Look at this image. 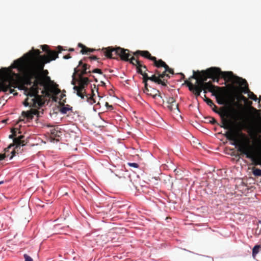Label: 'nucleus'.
Instances as JSON below:
<instances>
[{
  "mask_svg": "<svg viewBox=\"0 0 261 261\" xmlns=\"http://www.w3.org/2000/svg\"><path fill=\"white\" fill-rule=\"evenodd\" d=\"M58 49V51H49L48 56H44L29 61L24 65L21 69L18 70L22 75L26 85L31 86L34 84L35 86L45 87L50 81V77L47 75L48 72L44 70V67L45 64L58 58V54L63 49L61 46H59Z\"/></svg>",
  "mask_w": 261,
  "mask_h": 261,
  "instance_id": "obj_1",
  "label": "nucleus"
},
{
  "mask_svg": "<svg viewBox=\"0 0 261 261\" xmlns=\"http://www.w3.org/2000/svg\"><path fill=\"white\" fill-rule=\"evenodd\" d=\"M224 136L228 140L233 142L232 144L237 147L241 155L250 159L255 166L261 165L259 148L255 141L240 131H227Z\"/></svg>",
  "mask_w": 261,
  "mask_h": 261,
  "instance_id": "obj_2",
  "label": "nucleus"
},
{
  "mask_svg": "<svg viewBox=\"0 0 261 261\" xmlns=\"http://www.w3.org/2000/svg\"><path fill=\"white\" fill-rule=\"evenodd\" d=\"M20 75L11 69L3 68L0 70V91L13 93L15 90L12 88L17 87Z\"/></svg>",
  "mask_w": 261,
  "mask_h": 261,
  "instance_id": "obj_3",
  "label": "nucleus"
},
{
  "mask_svg": "<svg viewBox=\"0 0 261 261\" xmlns=\"http://www.w3.org/2000/svg\"><path fill=\"white\" fill-rule=\"evenodd\" d=\"M206 74L214 82L218 83L220 77L227 82H231L239 85H247V81L233 74L232 71H222L218 67H211L206 69Z\"/></svg>",
  "mask_w": 261,
  "mask_h": 261,
  "instance_id": "obj_4",
  "label": "nucleus"
},
{
  "mask_svg": "<svg viewBox=\"0 0 261 261\" xmlns=\"http://www.w3.org/2000/svg\"><path fill=\"white\" fill-rule=\"evenodd\" d=\"M206 70L202 71L201 72L197 71V74L193 71V74L191 76L189 80L185 81V84L187 85L190 91L192 92L196 96H199L201 92V89L200 88L205 83L207 79L209 78L206 74Z\"/></svg>",
  "mask_w": 261,
  "mask_h": 261,
  "instance_id": "obj_5",
  "label": "nucleus"
},
{
  "mask_svg": "<svg viewBox=\"0 0 261 261\" xmlns=\"http://www.w3.org/2000/svg\"><path fill=\"white\" fill-rule=\"evenodd\" d=\"M78 85L74 86L73 89L76 92L77 96L80 97L82 99L85 100L88 103L92 105L96 102L94 97L95 96V94L94 92V90L91 89L92 95L90 96L89 94H87L86 92L85 88L87 87L90 80L87 77H78Z\"/></svg>",
  "mask_w": 261,
  "mask_h": 261,
  "instance_id": "obj_6",
  "label": "nucleus"
},
{
  "mask_svg": "<svg viewBox=\"0 0 261 261\" xmlns=\"http://www.w3.org/2000/svg\"><path fill=\"white\" fill-rule=\"evenodd\" d=\"M31 86L27 94V97L23 101V105L25 107L29 106L39 109L44 104L42 96L38 94L39 86H35L34 84Z\"/></svg>",
  "mask_w": 261,
  "mask_h": 261,
  "instance_id": "obj_7",
  "label": "nucleus"
},
{
  "mask_svg": "<svg viewBox=\"0 0 261 261\" xmlns=\"http://www.w3.org/2000/svg\"><path fill=\"white\" fill-rule=\"evenodd\" d=\"M102 50L105 56L108 58L116 59L118 56L123 61H128L131 57L129 50L118 47L114 48L113 47H108L107 48H102Z\"/></svg>",
  "mask_w": 261,
  "mask_h": 261,
  "instance_id": "obj_8",
  "label": "nucleus"
},
{
  "mask_svg": "<svg viewBox=\"0 0 261 261\" xmlns=\"http://www.w3.org/2000/svg\"><path fill=\"white\" fill-rule=\"evenodd\" d=\"M40 53L39 49H35L33 51L29 52L23 57L15 60L11 65V68H16L18 70L21 69L24 65H25V64L29 61L39 57H43V55L42 56L40 55Z\"/></svg>",
  "mask_w": 261,
  "mask_h": 261,
  "instance_id": "obj_9",
  "label": "nucleus"
},
{
  "mask_svg": "<svg viewBox=\"0 0 261 261\" xmlns=\"http://www.w3.org/2000/svg\"><path fill=\"white\" fill-rule=\"evenodd\" d=\"M214 112L217 113L219 115L221 119V123L222 124L219 125L221 127H223L226 129H229L228 131H230L231 130H233L234 131H237L236 129H232L231 128L230 123L231 122L228 119V114L227 111L224 108H221L220 110H217V108H215L214 107H211ZM241 129L238 131L241 132Z\"/></svg>",
  "mask_w": 261,
  "mask_h": 261,
  "instance_id": "obj_10",
  "label": "nucleus"
},
{
  "mask_svg": "<svg viewBox=\"0 0 261 261\" xmlns=\"http://www.w3.org/2000/svg\"><path fill=\"white\" fill-rule=\"evenodd\" d=\"M24 138V136L23 135H20L17 138H14L13 139V144L10 145L5 149V152H6L8 151L9 149H10L12 147L15 146L14 149L11 152L12 155L10 156V159H12L13 158L15 153H18V151L20 149L21 146H23L26 144L27 142L23 139Z\"/></svg>",
  "mask_w": 261,
  "mask_h": 261,
  "instance_id": "obj_11",
  "label": "nucleus"
},
{
  "mask_svg": "<svg viewBox=\"0 0 261 261\" xmlns=\"http://www.w3.org/2000/svg\"><path fill=\"white\" fill-rule=\"evenodd\" d=\"M143 92L148 95L152 96L154 99H158L159 103L164 102V99L160 95V92L158 90L150 86L148 87V85L147 86L144 85Z\"/></svg>",
  "mask_w": 261,
  "mask_h": 261,
  "instance_id": "obj_12",
  "label": "nucleus"
},
{
  "mask_svg": "<svg viewBox=\"0 0 261 261\" xmlns=\"http://www.w3.org/2000/svg\"><path fill=\"white\" fill-rule=\"evenodd\" d=\"M87 64L83 63L82 60H81L77 67V70H80L77 74L78 77H84V75H88L89 76H92L94 79V81L97 82V80L95 77L94 75L90 74L91 70H87Z\"/></svg>",
  "mask_w": 261,
  "mask_h": 261,
  "instance_id": "obj_13",
  "label": "nucleus"
},
{
  "mask_svg": "<svg viewBox=\"0 0 261 261\" xmlns=\"http://www.w3.org/2000/svg\"><path fill=\"white\" fill-rule=\"evenodd\" d=\"M200 89H201V91L203 90L204 93H206V91L207 90L209 92L213 93V95H215V93H216L217 92V90H226V87H220L218 86H215V85L212 84V83L211 82H207L206 83H205L202 86H201L200 88Z\"/></svg>",
  "mask_w": 261,
  "mask_h": 261,
  "instance_id": "obj_14",
  "label": "nucleus"
},
{
  "mask_svg": "<svg viewBox=\"0 0 261 261\" xmlns=\"http://www.w3.org/2000/svg\"><path fill=\"white\" fill-rule=\"evenodd\" d=\"M150 80L152 82H153L158 84H161L162 86H166V84L165 83V80H162L159 77H157L155 74H153L151 76H149L147 74H144V79L143 83L146 86H147L148 83L147 81Z\"/></svg>",
  "mask_w": 261,
  "mask_h": 261,
  "instance_id": "obj_15",
  "label": "nucleus"
},
{
  "mask_svg": "<svg viewBox=\"0 0 261 261\" xmlns=\"http://www.w3.org/2000/svg\"><path fill=\"white\" fill-rule=\"evenodd\" d=\"M39 111L36 109H31L30 111H22L21 113V117L23 118L20 117L18 122L23 121L24 118H26L28 120H32L34 118V115H37L38 117L39 116Z\"/></svg>",
  "mask_w": 261,
  "mask_h": 261,
  "instance_id": "obj_16",
  "label": "nucleus"
},
{
  "mask_svg": "<svg viewBox=\"0 0 261 261\" xmlns=\"http://www.w3.org/2000/svg\"><path fill=\"white\" fill-rule=\"evenodd\" d=\"M133 54L134 56H136V58H138L139 56H141L150 61L155 60V57L152 56L150 53L147 50H138L133 53Z\"/></svg>",
  "mask_w": 261,
  "mask_h": 261,
  "instance_id": "obj_17",
  "label": "nucleus"
},
{
  "mask_svg": "<svg viewBox=\"0 0 261 261\" xmlns=\"http://www.w3.org/2000/svg\"><path fill=\"white\" fill-rule=\"evenodd\" d=\"M224 91L223 90H217V92L215 93L217 101L220 105H224L226 102L227 98L224 93Z\"/></svg>",
  "mask_w": 261,
  "mask_h": 261,
  "instance_id": "obj_18",
  "label": "nucleus"
},
{
  "mask_svg": "<svg viewBox=\"0 0 261 261\" xmlns=\"http://www.w3.org/2000/svg\"><path fill=\"white\" fill-rule=\"evenodd\" d=\"M167 103H168V108L170 111L177 110L178 112L179 111L178 105L176 102L175 100L173 97H169L167 99Z\"/></svg>",
  "mask_w": 261,
  "mask_h": 261,
  "instance_id": "obj_19",
  "label": "nucleus"
},
{
  "mask_svg": "<svg viewBox=\"0 0 261 261\" xmlns=\"http://www.w3.org/2000/svg\"><path fill=\"white\" fill-rule=\"evenodd\" d=\"M77 45L78 47L82 48V49L80 51V53L83 55L88 54V53H92L95 50V49L87 47L81 43H79Z\"/></svg>",
  "mask_w": 261,
  "mask_h": 261,
  "instance_id": "obj_20",
  "label": "nucleus"
},
{
  "mask_svg": "<svg viewBox=\"0 0 261 261\" xmlns=\"http://www.w3.org/2000/svg\"><path fill=\"white\" fill-rule=\"evenodd\" d=\"M242 86H244V88L243 89V91L244 93L248 92V96L249 98L253 100H257V96L255 95L253 92L249 91L248 87V84L247 83V85H243Z\"/></svg>",
  "mask_w": 261,
  "mask_h": 261,
  "instance_id": "obj_21",
  "label": "nucleus"
},
{
  "mask_svg": "<svg viewBox=\"0 0 261 261\" xmlns=\"http://www.w3.org/2000/svg\"><path fill=\"white\" fill-rule=\"evenodd\" d=\"M152 61L153 62L154 66L158 68L164 67L165 68L167 66L166 63L162 59L157 60L156 57H155V60H152Z\"/></svg>",
  "mask_w": 261,
  "mask_h": 261,
  "instance_id": "obj_22",
  "label": "nucleus"
},
{
  "mask_svg": "<svg viewBox=\"0 0 261 261\" xmlns=\"http://www.w3.org/2000/svg\"><path fill=\"white\" fill-rule=\"evenodd\" d=\"M137 72V73L141 74L143 76V80L144 79V74H147L142 68V64L140 61H136Z\"/></svg>",
  "mask_w": 261,
  "mask_h": 261,
  "instance_id": "obj_23",
  "label": "nucleus"
},
{
  "mask_svg": "<svg viewBox=\"0 0 261 261\" xmlns=\"http://www.w3.org/2000/svg\"><path fill=\"white\" fill-rule=\"evenodd\" d=\"M261 248L260 245H255L252 249V256L255 258L256 254L258 253L259 249Z\"/></svg>",
  "mask_w": 261,
  "mask_h": 261,
  "instance_id": "obj_24",
  "label": "nucleus"
},
{
  "mask_svg": "<svg viewBox=\"0 0 261 261\" xmlns=\"http://www.w3.org/2000/svg\"><path fill=\"white\" fill-rule=\"evenodd\" d=\"M252 173L255 176H261V169L253 167L252 168Z\"/></svg>",
  "mask_w": 261,
  "mask_h": 261,
  "instance_id": "obj_25",
  "label": "nucleus"
},
{
  "mask_svg": "<svg viewBox=\"0 0 261 261\" xmlns=\"http://www.w3.org/2000/svg\"><path fill=\"white\" fill-rule=\"evenodd\" d=\"M71 110V108H69V106L67 105L66 107L64 106L62 107L60 109V112L61 113L65 114Z\"/></svg>",
  "mask_w": 261,
  "mask_h": 261,
  "instance_id": "obj_26",
  "label": "nucleus"
},
{
  "mask_svg": "<svg viewBox=\"0 0 261 261\" xmlns=\"http://www.w3.org/2000/svg\"><path fill=\"white\" fill-rule=\"evenodd\" d=\"M80 71V70H77V68H74V73L72 75V81L71 82V84L72 85H74V86H76L75 85V84H76V82H75V75L76 74H77L76 73H77L79 72V71Z\"/></svg>",
  "mask_w": 261,
  "mask_h": 261,
  "instance_id": "obj_27",
  "label": "nucleus"
},
{
  "mask_svg": "<svg viewBox=\"0 0 261 261\" xmlns=\"http://www.w3.org/2000/svg\"><path fill=\"white\" fill-rule=\"evenodd\" d=\"M204 96L205 97V101L208 106L211 107H214L215 108H217V106L214 103L213 101L210 98L206 97L205 95H204Z\"/></svg>",
  "mask_w": 261,
  "mask_h": 261,
  "instance_id": "obj_28",
  "label": "nucleus"
},
{
  "mask_svg": "<svg viewBox=\"0 0 261 261\" xmlns=\"http://www.w3.org/2000/svg\"><path fill=\"white\" fill-rule=\"evenodd\" d=\"M167 72L165 70V71L161 73V75H159V77H160L161 79L165 80V82H166L165 83L166 84V86H167V79H165Z\"/></svg>",
  "mask_w": 261,
  "mask_h": 261,
  "instance_id": "obj_29",
  "label": "nucleus"
},
{
  "mask_svg": "<svg viewBox=\"0 0 261 261\" xmlns=\"http://www.w3.org/2000/svg\"><path fill=\"white\" fill-rule=\"evenodd\" d=\"M59 133H61V132L58 131L55 128H54L51 130V134L53 137H59L60 136V135L59 134Z\"/></svg>",
  "mask_w": 261,
  "mask_h": 261,
  "instance_id": "obj_30",
  "label": "nucleus"
},
{
  "mask_svg": "<svg viewBox=\"0 0 261 261\" xmlns=\"http://www.w3.org/2000/svg\"><path fill=\"white\" fill-rule=\"evenodd\" d=\"M128 61L129 62V63L130 64L136 66V61H139L138 60V58H136V59L134 57L131 56V57L129 59V60H128Z\"/></svg>",
  "mask_w": 261,
  "mask_h": 261,
  "instance_id": "obj_31",
  "label": "nucleus"
},
{
  "mask_svg": "<svg viewBox=\"0 0 261 261\" xmlns=\"http://www.w3.org/2000/svg\"><path fill=\"white\" fill-rule=\"evenodd\" d=\"M206 119H207L209 123L212 124H218L219 125V124L218 123V122H217V121L216 120V119L213 118V117H207L206 118Z\"/></svg>",
  "mask_w": 261,
  "mask_h": 261,
  "instance_id": "obj_32",
  "label": "nucleus"
},
{
  "mask_svg": "<svg viewBox=\"0 0 261 261\" xmlns=\"http://www.w3.org/2000/svg\"><path fill=\"white\" fill-rule=\"evenodd\" d=\"M48 48V46L47 45H43L42 46V50L43 51H46L47 53V55L46 56H48V53L49 51H56L55 50H49Z\"/></svg>",
  "mask_w": 261,
  "mask_h": 261,
  "instance_id": "obj_33",
  "label": "nucleus"
},
{
  "mask_svg": "<svg viewBox=\"0 0 261 261\" xmlns=\"http://www.w3.org/2000/svg\"><path fill=\"white\" fill-rule=\"evenodd\" d=\"M99 73L100 74H102V72L101 71V70L99 69H98V68H95V69H93L92 70H91L90 71V74L91 73Z\"/></svg>",
  "mask_w": 261,
  "mask_h": 261,
  "instance_id": "obj_34",
  "label": "nucleus"
},
{
  "mask_svg": "<svg viewBox=\"0 0 261 261\" xmlns=\"http://www.w3.org/2000/svg\"><path fill=\"white\" fill-rule=\"evenodd\" d=\"M165 69L166 70V71H167V72L170 73V74H173L174 73V70L172 68H170L168 65H167V66L165 67Z\"/></svg>",
  "mask_w": 261,
  "mask_h": 261,
  "instance_id": "obj_35",
  "label": "nucleus"
},
{
  "mask_svg": "<svg viewBox=\"0 0 261 261\" xmlns=\"http://www.w3.org/2000/svg\"><path fill=\"white\" fill-rule=\"evenodd\" d=\"M128 165L130 167H132L135 168H137L139 167V165L136 163H128Z\"/></svg>",
  "mask_w": 261,
  "mask_h": 261,
  "instance_id": "obj_36",
  "label": "nucleus"
},
{
  "mask_svg": "<svg viewBox=\"0 0 261 261\" xmlns=\"http://www.w3.org/2000/svg\"><path fill=\"white\" fill-rule=\"evenodd\" d=\"M23 256H24V258L25 259V261H33V259L32 258V257H30L29 255H28L27 254H24Z\"/></svg>",
  "mask_w": 261,
  "mask_h": 261,
  "instance_id": "obj_37",
  "label": "nucleus"
},
{
  "mask_svg": "<svg viewBox=\"0 0 261 261\" xmlns=\"http://www.w3.org/2000/svg\"><path fill=\"white\" fill-rule=\"evenodd\" d=\"M52 92L55 94H59V93L60 92V90L57 88H54L53 90H52Z\"/></svg>",
  "mask_w": 261,
  "mask_h": 261,
  "instance_id": "obj_38",
  "label": "nucleus"
},
{
  "mask_svg": "<svg viewBox=\"0 0 261 261\" xmlns=\"http://www.w3.org/2000/svg\"><path fill=\"white\" fill-rule=\"evenodd\" d=\"M9 154H6V153L4 154H0V161L5 159L7 156H8Z\"/></svg>",
  "mask_w": 261,
  "mask_h": 261,
  "instance_id": "obj_39",
  "label": "nucleus"
},
{
  "mask_svg": "<svg viewBox=\"0 0 261 261\" xmlns=\"http://www.w3.org/2000/svg\"><path fill=\"white\" fill-rule=\"evenodd\" d=\"M89 59H90L91 60H98L99 58H98L96 56H92L91 57H90L89 58Z\"/></svg>",
  "mask_w": 261,
  "mask_h": 261,
  "instance_id": "obj_40",
  "label": "nucleus"
},
{
  "mask_svg": "<svg viewBox=\"0 0 261 261\" xmlns=\"http://www.w3.org/2000/svg\"><path fill=\"white\" fill-rule=\"evenodd\" d=\"M241 99L242 100H243L245 102H248L247 99L244 96H243V95H241Z\"/></svg>",
  "mask_w": 261,
  "mask_h": 261,
  "instance_id": "obj_41",
  "label": "nucleus"
},
{
  "mask_svg": "<svg viewBox=\"0 0 261 261\" xmlns=\"http://www.w3.org/2000/svg\"><path fill=\"white\" fill-rule=\"evenodd\" d=\"M161 73L158 70H155V74L157 77H159V75H161Z\"/></svg>",
  "mask_w": 261,
  "mask_h": 261,
  "instance_id": "obj_42",
  "label": "nucleus"
},
{
  "mask_svg": "<svg viewBox=\"0 0 261 261\" xmlns=\"http://www.w3.org/2000/svg\"><path fill=\"white\" fill-rule=\"evenodd\" d=\"M63 58L64 59H69L71 58V56H70V54H68L67 55L64 56L63 57Z\"/></svg>",
  "mask_w": 261,
  "mask_h": 261,
  "instance_id": "obj_43",
  "label": "nucleus"
},
{
  "mask_svg": "<svg viewBox=\"0 0 261 261\" xmlns=\"http://www.w3.org/2000/svg\"><path fill=\"white\" fill-rule=\"evenodd\" d=\"M248 105H249V106H250V109H251L253 110H254V111H257V110H256V109H255V108H254L253 107H252L251 106V105H252V102H251V101H249V102H248Z\"/></svg>",
  "mask_w": 261,
  "mask_h": 261,
  "instance_id": "obj_44",
  "label": "nucleus"
},
{
  "mask_svg": "<svg viewBox=\"0 0 261 261\" xmlns=\"http://www.w3.org/2000/svg\"><path fill=\"white\" fill-rule=\"evenodd\" d=\"M11 132L12 133V134L13 135V136L15 137H16V130H15V129H13Z\"/></svg>",
  "mask_w": 261,
  "mask_h": 261,
  "instance_id": "obj_45",
  "label": "nucleus"
},
{
  "mask_svg": "<svg viewBox=\"0 0 261 261\" xmlns=\"http://www.w3.org/2000/svg\"><path fill=\"white\" fill-rule=\"evenodd\" d=\"M142 68H143L144 70V71L146 72V71H147V67L145 65H144L142 64Z\"/></svg>",
  "mask_w": 261,
  "mask_h": 261,
  "instance_id": "obj_46",
  "label": "nucleus"
},
{
  "mask_svg": "<svg viewBox=\"0 0 261 261\" xmlns=\"http://www.w3.org/2000/svg\"><path fill=\"white\" fill-rule=\"evenodd\" d=\"M170 76L169 75V74L166 73V75L165 79H167V81H168V79H170Z\"/></svg>",
  "mask_w": 261,
  "mask_h": 261,
  "instance_id": "obj_47",
  "label": "nucleus"
},
{
  "mask_svg": "<svg viewBox=\"0 0 261 261\" xmlns=\"http://www.w3.org/2000/svg\"><path fill=\"white\" fill-rule=\"evenodd\" d=\"M179 74L181 76L182 79H184L185 78V76L182 73H180Z\"/></svg>",
  "mask_w": 261,
  "mask_h": 261,
  "instance_id": "obj_48",
  "label": "nucleus"
},
{
  "mask_svg": "<svg viewBox=\"0 0 261 261\" xmlns=\"http://www.w3.org/2000/svg\"><path fill=\"white\" fill-rule=\"evenodd\" d=\"M9 138H11V139H14V138H15L16 137H15L13 136V135L11 134V135H10L9 136Z\"/></svg>",
  "mask_w": 261,
  "mask_h": 261,
  "instance_id": "obj_49",
  "label": "nucleus"
},
{
  "mask_svg": "<svg viewBox=\"0 0 261 261\" xmlns=\"http://www.w3.org/2000/svg\"><path fill=\"white\" fill-rule=\"evenodd\" d=\"M86 67L87 68V70H90V67H91L90 65H89L87 64V66Z\"/></svg>",
  "mask_w": 261,
  "mask_h": 261,
  "instance_id": "obj_50",
  "label": "nucleus"
},
{
  "mask_svg": "<svg viewBox=\"0 0 261 261\" xmlns=\"http://www.w3.org/2000/svg\"><path fill=\"white\" fill-rule=\"evenodd\" d=\"M73 50H74V49H73V48H70V49H69V51H73Z\"/></svg>",
  "mask_w": 261,
  "mask_h": 261,
  "instance_id": "obj_51",
  "label": "nucleus"
},
{
  "mask_svg": "<svg viewBox=\"0 0 261 261\" xmlns=\"http://www.w3.org/2000/svg\"><path fill=\"white\" fill-rule=\"evenodd\" d=\"M101 83L102 86H105V83L101 81Z\"/></svg>",
  "mask_w": 261,
  "mask_h": 261,
  "instance_id": "obj_52",
  "label": "nucleus"
},
{
  "mask_svg": "<svg viewBox=\"0 0 261 261\" xmlns=\"http://www.w3.org/2000/svg\"><path fill=\"white\" fill-rule=\"evenodd\" d=\"M234 100H235L234 98L232 97V101H233V102L234 101Z\"/></svg>",
  "mask_w": 261,
  "mask_h": 261,
  "instance_id": "obj_53",
  "label": "nucleus"
},
{
  "mask_svg": "<svg viewBox=\"0 0 261 261\" xmlns=\"http://www.w3.org/2000/svg\"><path fill=\"white\" fill-rule=\"evenodd\" d=\"M261 100V96H259V102Z\"/></svg>",
  "mask_w": 261,
  "mask_h": 261,
  "instance_id": "obj_54",
  "label": "nucleus"
},
{
  "mask_svg": "<svg viewBox=\"0 0 261 261\" xmlns=\"http://www.w3.org/2000/svg\"><path fill=\"white\" fill-rule=\"evenodd\" d=\"M4 183V181H0V185Z\"/></svg>",
  "mask_w": 261,
  "mask_h": 261,
  "instance_id": "obj_55",
  "label": "nucleus"
},
{
  "mask_svg": "<svg viewBox=\"0 0 261 261\" xmlns=\"http://www.w3.org/2000/svg\"><path fill=\"white\" fill-rule=\"evenodd\" d=\"M96 91L98 92V88H96Z\"/></svg>",
  "mask_w": 261,
  "mask_h": 261,
  "instance_id": "obj_56",
  "label": "nucleus"
},
{
  "mask_svg": "<svg viewBox=\"0 0 261 261\" xmlns=\"http://www.w3.org/2000/svg\"><path fill=\"white\" fill-rule=\"evenodd\" d=\"M106 106H108V102H106Z\"/></svg>",
  "mask_w": 261,
  "mask_h": 261,
  "instance_id": "obj_57",
  "label": "nucleus"
},
{
  "mask_svg": "<svg viewBox=\"0 0 261 261\" xmlns=\"http://www.w3.org/2000/svg\"><path fill=\"white\" fill-rule=\"evenodd\" d=\"M94 88H96V85H94Z\"/></svg>",
  "mask_w": 261,
  "mask_h": 261,
  "instance_id": "obj_58",
  "label": "nucleus"
}]
</instances>
